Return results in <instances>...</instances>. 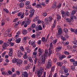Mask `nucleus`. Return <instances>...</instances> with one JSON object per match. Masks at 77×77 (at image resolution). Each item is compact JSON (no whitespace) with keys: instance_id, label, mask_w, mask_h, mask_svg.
Listing matches in <instances>:
<instances>
[{"instance_id":"1","label":"nucleus","mask_w":77,"mask_h":77,"mask_svg":"<svg viewBox=\"0 0 77 77\" xmlns=\"http://www.w3.org/2000/svg\"><path fill=\"white\" fill-rule=\"evenodd\" d=\"M37 50H38V48L36 47L34 51L32 53V57L35 59L34 60L35 65L36 64V63H37V61H38V59L37 57H36V55L37 54Z\"/></svg>"},{"instance_id":"2","label":"nucleus","mask_w":77,"mask_h":77,"mask_svg":"<svg viewBox=\"0 0 77 77\" xmlns=\"http://www.w3.org/2000/svg\"><path fill=\"white\" fill-rule=\"evenodd\" d=\"M43 72H44V69H39V70L37 72L38 77H41V75H42Z\"/></svg>"},{"instance_id":"3","label":"nucleus","mask_w":77,"mask_h":77,"mask_svg":"<svg viewBox=\"0 0 77 77\" xmlns=\"http://www.w3.org/2000/svg\"><path fill=\"white\" fill-rule=\"evenodd\" d=\"M51 60H49L48 61V64L46 65V67L48 69H50L51 68Z\"/></svg>"},{"instance_id":"4","label":"nucleus","mask_w":77,"mask_h":77,"mask_svg":"<svg viewBox=\"0 0 77 77\" xmlns=\"http://www.w3.org/2000/svg\"><path fill=\"white\" fill-rule=\"evenodd\" d=\"M58 34L57 35V37L58 38L60 37V35H62V29L60 28L58 31Z\"/></svg>"},{"instance_id":"5","label":"nucleus","mask_w":77,"mask_h":77,"mask_svg":"<svg viewBox=\"0 0 77 77\" xmlns=\"http://www.w3.org/2000/svg\"><path fill=\"white\" fill-rule=\"evenodd\" d=\"M30 23V21L29 20H27L25 21V23L24 25V27H27V25H29Z\"/></svg>"},{"instance_id":"6","label":"nucleus","mask_w":77,"mask_h":77,"mask_svg":"<svg viewBox=\"0 0 77 77\" xmlns=\"http://www.w3.org/2000/svg\"><path fill=\"white\" fill-rule=\"evenodd\" d=\"M9 45V43L8 42H5L4 43V45H2V47L4 49H5L6 47H8Z\"/></svg>"},{"instance_id":"7","label":"nucleus","mask_w":77,"mask_h":77,"mask_svg":"<svg viewBox=\"0 0 77 77\" xmlns=\"http://www.w3.org/2000/svg\"><path fill=\"white\" fill-rule=\"evenodd\" d=\"M48 56V51L46 50L45 51L44 55V60L45 61V59L47 58V56Z\"/></svg>"},{"instance_id":"8","label":"nucleus","mask_w":77,"mask_h":77,"mask_svg":"<svg viewBox=\"0 0 77 77\" xmlns=\"http://www.w3.org/2000/svg\"><path fill=\"white\" fill-rule=\"evenodd\" d=\"M61 14L62 15V17H64V15L65 17H68V13H65V11H61Z\"/></svg>"},{"instance_id":"9","label":"nucleus","mask_w":77,"mask_h":77,"mask_svg":"<svg viewBox=\"0 0 77 77\" xmlns=\"http://www.w3.org/2000/svg\"><path fill=\"white\" fill-rule=\"evenodd\" d=\"M36 31H38V30H42V26L40 25H39L38 26L36 27L35 28Z\"/></svg>"},{"instance_id":"10","label":"nucleus","mask_w":77,"mask_h":77,"mask_svg":"<svg viewBox=\"0 0 77 77\" xmlns=\"http://www.w3.org/2000/svg\"><path fill=\"white\" fill-rule=\"evenodd\" d=\"M21 50H19L17 51V56H18V57H21V56H22V55H23V54H22L21 53Z\"/></svg>"},{"instance_id":"11","label":"nucleus","mask_w":77,"mask_h":77,"mask_svg":"<svg viewBox=\"0 0 77 77\" xmlns=\"http://www.w3.org/2000/svg\"><path fill=\"white\" fill-rule=\"evenodd\" d=\"M50 19V21H52V18L51 17L50 18H46L45 19V21L46 23H48V21H49V19Z\"/></svg>"},{"instance_id":"12","label":"nucleus","mask_w":77,"mask_h":77,"mask_svg":"<svg viewBox=\"0 0 77 77\" xmlns=\"http://www.w3.org/2000/svg\"><path fill=\"white\" fill-rule=\"evenodd\" d=\"M22 75H23L24 77H28V73L27 72H24L22 73Z\"/></svg>"},{"instance_id":"13","label":"nucleus","mask_w":77,"mask_h":77,"mask_svg":"<svg viewBox=\"0 0 77 77\" xmlns=\"http://www.w3.org/2000/svg\"><path fill=\"white\" fill-rule=\"evenodd\" d=\"M62 47L60 46H58L57 48L56 49V51H57V52H59L61 49H62Z\"/></svg>"},{"instance_id":"14","label":"nucleus","mask_w":77,"mask_h":77,"mask_svg":"<svg viewBox=\"0 0 77 77\" xmlns=\"http://www.w3.org/2000/svg\"><path fill=\"white\" fill-rule=\"evenodd\" d=\"M54 66H52L51 67V71H50V75H52V72H54Z\"/></svg>"},{"instance_id":"15","label":"nucleus","mask_w":77,"mask_h":77,"mask_svg":"<svg viewBox=\"0 0 77 77\" xmlns=\"http://www.w3.org/2000/svg\"><path fill=\"white\" fill-rule=\"evenodd\" d=\"M7 75H12V72L10 70H8L7 72L6 73Z\"/></svg>"},{"instance_id":"16","label":"nucleus","mask_w":77,"mask_h":77,"mask_svg":"<svg viewBox=\"0 0 77 77\" xmlns=\"http://www.w3.org/2000/svg\"><path fill=\"white\" fill-rule=\"evenodd\" d=\"M25 50H27V52L28 53H30L31 52V50L29 49V47H26L25 48Z\"/></svg>"},{"instance_id":"17","label":"nucleus","mask_w":77,"mask_h":77,"mask_svg":"<svg viewBox=\"0 0 77 77\" xmlns=\"http://www.w3.org/2000/svg\"><path fill=\"white\" fill-rule=\"evenodd\" d=\"M38 51H39V53H38L39 56H41V54L42 53H43V50H41V49L39 48Z\"/></svg>"},{"instance_id":"18","label":"nucleus","mask_w":77,"mask_h":77,"mask_svg":"<svg viewBox=\"0 0 77 77\" xmlns=\"http://www.w3.org/2000/svg\"><path fill=\"white\" fill-rule=\"evenodd\" d=\"M24 3H23V2H21L19 4V6L20 8H23L24 7Z\"/></svg>"},{"instance_id":"19","label":"nucleus","mask_w":77,"mask_h":77,"mask_svg":"<svg viewBox=\"0 0 77 77\" xmlns=\"http://www.w3.org/2000/svg\"><path fill=\"white\" fill-rule=\"evenodd\" d=\"M18 62H17V65H20V64H21V63H23V61L21 60H18Z\"/></svg>"},{"instance_id":"20","label":"nucleus","mask_w":77,"mask_h":77,"mask_svg":"<svg viewBox=\"0 0 77 77\" xmlns=\"http://www.w3.org/2000/svg\"><path fill=\"white\" fill-rule=\"evenodd\" d=\"M56 20H54L53 26L52 27V29H54L55 27V26H56Z\"/></svg>"},{"instance_id":"21","label":"nucleus","mask_w":77,"mask_h":77,"mask_svg":"<svg viewBox=\"0 0 77 77\" xmlns=\"http://www.w3.org/2000/svg\"><path fill=\"white\" fill-rule=\"evenodd\" d=\"M21 40V39L20 38H19L17 39L16 40V43H17V44H19Z\"/></svg>"},{"instance_id":"22","label":"nucleus","mask_w":77,"mask_h":77,"mask_svg":"<svg viewBox=\"0 0 77 77\" xmlns=\"http://www.w3.org/2000/svg\"><path fill=\"white\" fill-rule=\"evenodd\" d=\"M57 65L58 66H62L63 65V63H62V62H57Z\"/></svg>"},{"instance_id":"23","label":"nucleus","mask_w":77,"mask_h":77,"mask_svg":"<svg viewBox=\"0 0 77 77\" xmlns=\"http://www.w3.org/2000/svg\"><path fill=\"white\" fill-rule=\"evenodd\" d=\"M66 56L64 55H62L61 57H60V60H62L63 58H65Z\"/></svg>"},{"instance_id":"24","label":"nucleus","mask_w":77,"mask_h":77,"mask_svg":"<svg viewBox=\"0 0 77 77\" xmlns=\"http://www.w3.org/2000/svg\"><path fill=\"white\" fill-rule=\"evenodd\" d=\"M17 61H18V59H17L16 58H14L13 59L12 62V63H16V62H17Z\"/></svg>"},{"instance_id":"25","label":"nucleus","mask_w":77,"mask_h":77,"mask_svg":"<svg viewBox=\"0 0 77 77\" xmlns=\"http://www.w3.org/2000/svg\"><path fill=\"white\" fill-rule=\"evenodd\" d=\"M25 15H26V16H27L28 15H29V11L27 9L25 10Z\"/></svg>"},{"instance_id":"26","label":"nucleus","mask_w":77,"mask_h":77,"mask_svg":"<svg viewBox=\"0 0 77 77\" xmlns=\"http://www.w3.org/2000/svg\"><path fill=\"white\" fill-rule=\"evenodd\" d=\"M64 72L65 75L68 76V69H65L64 70Z\"/></svg>"},{"instance_id":"27","label":"nucleus","mask_w":77,"mask_h":77,"mask_svg":"<svg viewBox=\"0 0 77 77\" xmlns=\"http://www.w3.org/2000/svg\"><path fill=\"white\" fill-rule=\"evenodd\" d=\"M3 11L4 12H5L6 13H7V14H8L9 12V10L7 8H4L3 9Z\"/></svg>"},{"instance_id":"28","label":"nucleus","mask_w":77,"mask_h":77,"mask_svg":"<svg viewBox=\"0 0 77 77\" xmlns=\"http://www.w3.org/2000/svg\"><path fill=\"white\" fill-rule=\"evenodd\" d=\"M29 12L31 14H34V12H35V10L33 8L31 9Z\"/></svg>"},{"instance_id":"29","label":"nucleus","mask_w":77,"mask_h":77,"mask_svg":"<svg viewBox=\"0 0 77 77\" xmlns=\"http://www.w3.org/2000/svg\"><path fill=\"white\" fill-rule=\"evenodd\" d=\"M23 57L24 59H27V53L26 52L25 53V54L23 55Z\"/></svg>"},{"instance_id":"30","label":"nucleus","mask_w":77,"mask_h":77,"mask_svg":"<svg viewBox=\"0 0 77 77\" xmlns=\"http://www.w3.org/2000/svg\"><path fill=\"white\" fill-rule=\"evenodd\" d=\"M57 21H59L60 19L61 18V17H60V16L59 15H57Z\"/></svg>"},{"instance_id":"31","label":"nucleus","mask_w":77,"mask_h":77,"mask_svg":"<svg viewBox=\"0 0 77 77\" xmlns=\"http://www.w3.org/2000/svg\"><path fill=\"white\" fill-rule=\"evenodd\" d=\"M14 40H15V39L14 38H12L8 39V41L10 44L11 42H11V41H14Z\"/></svg>"},{"instance_id":"32","label":"nucleus","mask_w":77,"mask_h":77,"mask_svg":"<svg viewBox=\"0 0 77 77\" xmlns=\"http://www.w3.org/2000/svg\"><path fill=\"white\" fill-rule=\"evenodd\" d=\"M29 61V62H30L31 63H32L33 62V60L32 59V57H29L28 59Z\"/></svg>"},{"instance_id":"33","label":"nucleus","mask_w":77,"mask_h":77,"mask_svg":"<svg viewBox=\"0 0 77 77\" xmlns=\"http://www.w3.org/2000/svg\"><path fill=\"white\" fill-rule=\"evenodd\" d=\"M71 68L72 71H74L75 69V66H72Z\"/></svg>"},{"instance_id":"34","label":"nucleus","mask_w":77,"mask_h":77,"mask_svg":"<svg viewBox=\"0 0 77 77\" xmlns=\"http://www.w3.org/2000/svg\"><path fill=\"white\" fill-rule=\"evenodd\" d=\"M35 27H36V25L35 23H33L31 25V27L33 29L35 28Z\"/></svg>"},{"instance_id":"35","label":"nucleus","mask_w":77,"mask_h":77,"mask_svg":"<svg viewBox=\"0 0 77 77\" xmlns=\"http://www.w3.org/2000/svg\"><path fill=\"white\" fill-rule=\"evenodd\" d=\"M27 37H24L23 38V42H25V43H26V40H27Z\"/></svg>"},{"instance_id":"36","label":"nucleus","mask_w":77,"mask_h":77,"mask_svg":"<svg viewBox=\"0 0 77 77\" xmlns=\"http://www.w3.org/2000/svg\"><path fill=\"white\" fill-rule=\"evenodd\" d=\"M38 20H39V17H36L34 19L33 21L35 22L38 21Z\"/></svg>"},{"instance_id":"37","label":"nucleus","mask_w":77,"mask_h":77,"mask_svg":"<svg viewBox=\"0 0 77 77\" xmlns=\"http://www.w3.org/2000/svg\"><path fill=\"white\" fill-rule=\"evenodd\" d=\"M20 12V10H16L13 12H12V14H16V13H17V12Z\"/></svg>"},{"instance_id":"38","label":"nucleus","mask_w":77,"mask_h":77,"mask_svg":"<svg viewBox=\"0 0 77 77\" xmlns=\"http://www.w3.org/2000/svg\"><path fill=\"white\" fill-rule=\"evenodd\" d=\"M53 45L52 43L51 42L50 43V47L49 49H53Z\"/></svg>"},{"instance_id":"39","label":"nucleus","mask_w":77,"mask_h":77,"mask_svg":"<svg viewBox=\"0 0 77 77\" xmlns=\"http://www.w3.org/2000/svg\"><path fill=\"white\" fill-rule=\"evenodd\" d=\"M26 9H32V6L30 5H28L27 7H25Z\"/></svg>"},{"instance_id":"40","label":"nucleus","mask_w":77,"mask_h":77,"mask_svg":"<svg viewBox=\"0 0 77 77\" xmlns=\"http://www.w3.org/2000/svg\"><path fill=\"white\" fill-rule=\"evenodd\" d=\"M64 32H65L66 34H68V29L66 28H64Z\"/></svg>"},{"instance_id":"41","label":"nucleus","mask_w":77,"mask_h":77,"mask_svg":"<svg viewBox=\"0 0 77 77\" xmlns=\"http://www.w3.org/2000/svg\"><path fill=\"white\" fill-rule=\"evenodd\" d=\"M22 33L24 35H26V34H27V30L25 29L22 32Z\"/></svg>"},{"instance_id":"42","label":"nucleus","mask_w":77,"mask_h":77,"mask_svg":"<svg viewBox=\"0 0 77 77\" xmlns=\"http://www.w3.org/2000/svg\"><path fill=\"white\" fill-rule=\"evenodd\" d=\"M61 38L62 40V41H65L66 40V38H65V37H63L62 36H61Z\"/></svg>"},{"instance_id":"43","label":"nucleus","mask_w":77,"mask_h":77,"mask_svg":"<svg viewBox=\"0 0 77 77\" xmlns=\"http://www.w3.org/2000/svg\"><path fill=\"white\" fill-rule=\"evenodd\" d=\"M34 44H35V41H32L31 43V45H33Z\"/></svg>"},{"instance_id":"44","label":"nucleus","mask_w":77,"mask_h":77,"mask_svg":"<svg viewBox=\"0 0 77 77\" xmlns=\"http://www.w3.org/2000/svg\"><path fill=\"white\" fill-rule=\"evenodd\" d=\"M20 48L22 51H24V49L23 46H21L20 47Z\"/></svg>"},{"instance_id":"45","label":"nucleus","mask_w":77,"mask_h":77,"mask_svg":"<svg viewBox=\"0 0 77 77\" xmlns=\"http://www.w3.org/2000/svg\"><path fill=\"white\" fill-rule=\"evenodd\" d=\"M12 54H12V51H10L8 54L9 56H12Z\"/></svg>"},{"instance_id":"46","label":"nucleus","mask_w":77,"mask_h":77,"mask_svg":"<svg viewBox=\"0 0 77 77\" xmlns=\"http://www.w3.org/2000/svg\"><path fill=\"white\" fill-rule=\"evenodd\" d=\"M19 22L18 21H16V22H15V25L14 26L15 27H16L18 25V24H19Z\"/></svg>"},{"instance_id":"47","label":"nucleus","mask_w":77,"mask_h":77,"mask_svg":"<svg viewBox=\"0 0 77 77\" xmlns=\"http://www.w3.org/2000/svg\"><path fill=\"white\" fill-rule=\"evenodd\" d=\"M35 7L36 8H42L41 5L39 4L37 5L36 6H35Z\"/></svg>"},{"instance_id":"48","label":"nucleus","mask_w":77,"mask_h":77,"mask_svg":"<svg viewBox=\"0 0 77 77\" xmlns=\"http://www.w3.org/2000/svg\"><path fill=\"white\" fill-rule=\"evenodd\" d=\"M41 39L42 42H44L45 41V37H42V38Z\"/></svg>"},{"instance_id":"49","label":"nucleus","mask_w":77,"mask_h":77,"mask_svg":"<svg viewBox=\"0 0 77 77\" xmlns=\"http://www.w3.org/2000/svg\"><path fill=\"white\" fill-rule=\"evenodd\" d=\"M76 11H72V13L71 14V16H73V15H74L75 14Z\"/></svg>"},{"instance_id":"50","label":"nucleus","mask_w":77,"mask_h":77,"mask_svg":"<svg viewBox=\"0 0 77 77\" xmlns=\"http://www.w3.org/2000/svg\"><path fill=\"white\" fill-rule=\"evenodd\" d=\"M52 7V8H53V9H55V8H56V4H53Z\"/></svg>"},{"instance_id":"51","label":"nucleus","mask_w":77,"mask_h":77,"mask_svg":"<svg viewBox=\"0 0 77 77\" xmlns=\"http://www.w3.org/2000/svg\"><path fill=\"white\" fill-rule=\"evenodd\" d=\"M6 52L4 51V52L2 54V57H5V54H6Z\"/></svg>"},{"instance_id":"52","label":"nucleus","mask_w":77,"mask_h":77,"mask_svg":"<svg viewBox=\"0 0 77 77\" xmlns=\"http://www.w3.org/2000/svg\"><path fill=\"white\" fill-rule=\"evenodd\" d=\"M41 32H38L36 34V36H40V35H41Z\"/></svg>"},{"instance_id":"53","label":"nucleus","mask_w":77,"mask_h":77,"mask_svg":"<svg viewBox=\"0 0 77 77\" xmlns=\"http://www.w3.org/2000/svg\"><path fill=\"white\" fill-rule=\"evenodd\" d=\"M71 20H73V19H76V17L75 16H71L70 17Z\"/></svg>"},{"instance_id":"54","label":"nucleus","mask_w":77,"mask_h":77,"mask_svg":"<svg viewBox=\"0 0 77 77\" xmlns=\"http://www.w3.org/2000/svg\"><path fill=\"white\" fill-rule=\"evenodd\" d=\"M5 25V22H2L1 23V26H4Z\"/></svg>"},{"instance_id":"55","label":"nucleus","mask_w":77,"mask_h":77,"mask_svg":"<svg viewBox=\"0 0 77 77\" xmlns=\"http://www.w3.org/2000/svg\"><path fill=\"white\" fill-rule=\"evenodd\" d=\"M57 42V39H55V40H54L52 42L53 44H55Z\"/></svg>"},{"instance_id":"56","label":"nucleus","mask_w":77,"mask_h":77,"mask_svg":"<svg viewBox=\"0 0 77 77\" xmlns=\"http://www.w3.org/2000/svg\"><path fill=\"white\" fill-rule=\"evenodd\" d=\"M22 15V13L21 12H20L17 14V16L18 17H20Z\"/></svg>"},{"instance_id":"57","label":"nucleus","mask_w":77,"mask_h":77,"mask_svg":"<svg viewBox=\"0 0 77 77\" xmlns=\"http://www.w3.org/2000/svg\"><path fill=\"white\" fill-rule=\"evenodd\" d=\"M42 24L43 28H44L45 27V26L44 22L43 21H42Z\"/></svg>"},{"instance_id":"58","label":"nucleus","mask_w":77,"mask_h":77,"mask_svg":"<svg viewBox=\"0 0 77 77\" xmlns=\"http://www.w3.org/2000/svg\"><path fill=\"white\" fill-rule=\"evenodd\" d=\"M26 5H28L30 4V2L29 1H27L25 2Z\"/></svg>"},{"instance_id":"59","label":"nucleus","mask_w":77,"mask_h":77,"mask_svg":"<svg viewBox=\"0 0 77 77\" xmlns=\"http://www.w3.org/2000/svg\"><path fill=\"white\" fill-rule=\"evenodd\" d=\"M68 49H72V46L71 45H69L68 46Z\"/></svg>"},{"instance_id":"60","label":"nucleus","mask_w":77,"mask_h":77,"mask_svg":"<svg viewBox=\"0 0 77 77\" xmlns=\"http://www.w3.org/2000/svg\"><path fill=\"white\" fill-rule=\"evenodd\" d=\"M29 68H30V65H29V64H28L26 67V69H29Z\"/></svg>"},{"instance_id":"61","label":"nucleus","mask_w":77,"mask_h":77,"mask_svg":"<svg viewBox=\"0 0 77 77\" xmlns=\"http://www.w3.org/2000/svg\"><path fill=\"white\" fill-rule=\"evenodd\" d=\"M32 28L30 27V28H29L27 30L29 31V32H31L32 30Z\"/></svg>"},{"instance_id":"62","label":"nucleus","mask_w":77,"mask_h":77,"mask_svg":"<svg viewBox=\"0 0 77 77\" xmlns=\"http://www.w3.org/2000/svg\"><path fill=\"white\" fill-rule=\"evenodd\" d=\"M18 18H16L14 20L13 22H16L18 21Z\"/></svg>"},{"instance_id":"63","label":"nucleus","mask_w":77,"mask_h":77,"mask_svg":"<svg viewBox=\"0 0 77 77\" xmlns=\"http://www.w3.org/2000/svg\"><path fill=\"white\" fill-rule=\"evenodd\" d=\"M73 65L74 66H77V61L74 62Z\"/></svg>"},{"instance_id":"64","label":"nucleus","mask_w":77,"mask_h":77,"mask_svg":"<svg viewBox=\"0 0 77 77\" xmlns=\"http://www.w3.org/2000/svg\"><path fill=\"white\" fill-rule=\"evenodd\" d=\"M73 43L74 44L77 45V40H75L73 41Z\"/></svg>"}]
</instances>
